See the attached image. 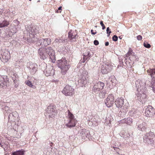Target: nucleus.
I'll list each match as a JSON object with an SVG mask.
<instances>
[{
    "label": "nucleus",
    "instance_id": "1",
    "mask_svg": "<svg viewBox=\"0 0 155 155\" xmlns=\"http://www.w3.org/2000/svg\"><path fill=\"white\" fill-rule=\"evenodd\" d=\"M38 54L41 60L50 59L53 62H55L54 51L51 47L40 48L38 50Z\"/></svg>",
    "mask_w": 155,
    "mask_h": 155
},
{
    "label": "nucleus",
    "instance_id": "2",
    "mask_svg": "<svg viewBox=\"0 0 155 155\" xmlns=\"http://www.w3.org/2000/svg\"><path fill=\"white\" fill-rule=\"evenodd\" d=\"M26 31L29 34L27 41L29 43H35L38 41V35L39 32V28L35 25H31L25 26Z\"/></svg>",
    "mask_w": 155,
    "mask_h": 155
},
{
    "label": "nucleus",
    "instance_id": "3",
    "mask_svg": "<svg viewBox=\"0 0 155 155\" xmlns=\"http://www.w3.org/2000/svg\"><path fill=\"white\" fill-rule=\"evenodd\" d=\"M57 65L61 69V73L65 74L70 68V65L68 64L67 60L64 58L58 60L57 61Z\"/></svg>",
    "mask_w": 155,
    "mask_h": 155
},
{
    "label": "nucleus",
    "instance_id": "4",
    "mask_svg": "<svg viewBox=\"0 0 155 155\" xmlns=\"http://www.w3.org/2000/svg\"><path fill=\"white\" fill-rule=\"evenodd\" d=\"M115 104L117 107L118 108H122V112L126 113L128 111L129 103L126 102L124 104V99L121 98L116 99L115 101Z\"/></svg>",
    "mask_w": 155,
    "mask_h": 155
},
{
    "label": "nucleus",
    "instance_id": "5",
    "mask_svg": "<svg viewBox=\"0 0 155 155\" xmlns=\"http://www.w3.org/2000/svg\"><path fill=\"white\" fill-rule=\"evenodd\" d=\"M144 142L148 144L155 145V135L151 132L147 133L143 137Z\"/></svg>",
    "mask_w": 155,
    "mask_h": 155
},
{
    "label": "nucleus",
    "instance_id": "6",
    "mask_svg": "<svg viewBox=\"0 0 155 155\" xmlns=\"http://www.w3.org/2000/svg\"><path fill=\"white\" fill-rule=\"evenodd\" d=\"M10 57V54L8 50L0 48V59L2 61L7 62Z\"/></svg>",
    "mask_w": 155,
    "mask_h": 155
},
{
    "label": "nucleus",
    "instance_id": "7",
    "mask_svg": "<svg viewBox=\"0 0 155 155\" xmlns=\"http://www.w3.org/2000/svg\"><path fill=\"white\" fill-rule=\"evenodd\" d=\"M148 75L152 78V81L150 86L154 92L155 91V69H150L147 70Z\"/></svg>",
    "mask_w": 155,
    "mask_h": 155
},
{
    "label": "nucleus",
    "instance_id": "8",
    "mask_svg": "<svg viewBox=\"0 0 155 155\" xmlns=\"http://www.w3.org/2000/svg\"><path fill=\"white\" fill-rule=\"evenodd\" d=\"M113 67V66L109 63H104L101 67V72L103 74H107L111 71Z\"/></svg>",
    "mask_w": 155,
    "mask_h": 155
},
{
    "label": "nucleus",
    "instance_id": "9",
    "mask_svg": "<svg viewBox=\"0 0 155 155\" xmlns=\"http://www.w3.org/2000/svg\"><path fill=\"white\" fill-rule=\"evenodd\" d=\"M62 93L66 96H72L74 93V89L68 85L64 87Z\"/></svg>",
    "mask_w": 155,
    "mask_h": 155
},
{
    "label": "nucleus",
    "instance_id": "10",
    "mask_svg": "<svg viewBox=\"0 0 155 155\" xmlns=\"http://www.w3.org/2000/svg\"><path fill=\"white\" fill-rule=\"evenodd\" d=\"M105 103L108 107H112L114 102V97L113 94H109L106 100L105 101Z\"/></svg>",
    "mask_w": 155,
    "mask_h": 155
},
{
    "label": "nucleus",
    "instance_id": "11",
    "mask_svg": "<svg viewBox=\"0 0 155 155\" xmlns=\"http://www.w3.org/2000/svg\"><path fill=\"white\" fill-rule=\"evenodd\" d=\"M146 107L145 112L146 116L148 117H152L155 114V109L150 105Z\"/></svg>",
    "mask_w": 155,
    "mask_h": 155
},
{
    "label": "nucleus",
    "instance_id": "12",
    "mask_svg": "<svg viewBox=\"0 0 155 155\" xmlns=\"http://www.w3.org/2000/svg\"><path fill=\"white\" fill-rule=\"evenodd\" d=\"M78 83L80 86H85L87 83H89V81L87 76L82 74L81 77L78 80Z\"/></svg>",
    "mask_w": 155,
    "mask_h": 155
},
{
    "label": "nucleus",
    "instance_id": "13",
    "mask_svg": "<svg viewBox=\"0 0 155 155\" xmlns=\"http://www.w3.org/2000/svg\"><path fill=\"white\" fill-rule=\"evenodd\" d=\"M105 84L104 83L101 82L99 81L95 84L93 87V90L95 92H97L102 90Z\"/></svg>",
    "mask_w": 155,
    "mask_h": 155
},
{
    "label": "nucleus",
    "instance_id": "14",
    "mask_svg": "<svg viewBox=\"0 0 155 155\" xmlns=\"http://www.w3.org/2000/svg\"><path fill=\"white\" fill-rule=\"evenodd\" d=\"M9 82L8 79L6 76L0 75V87L6 88L7 84Z\"/></svg>",
    "mask_w": 155,
    "mask_h": 155
},
{
    "label": "nucleus",
    "instance_id": "15",
    "mask_svg": "<svg viewBox=\"0 0 155 155\" xmlns=\"http://www.w3.org/2000/svg\"><path fill=\"white\" fill-rule=\"evenodd\" d=\"M38 43L40 44L41 45L44 47L47 46L48 45L50 44L51 43V39L49 38H41L38 40Z\"/></svg>",
    "mask_w": 155,
    "mask_h": 155
},
{
    "label": "nucleus",
    "instance_id": "16",
    "mask_svg": "<svg viewBox=\"0 0 155 155\" xmlns=\"http://www.w3.org/2000/svg\"><path fill=\"white\" fill-rule=\"evenodd\" d=\"M78 36L75 32L71 30L68 33V38L71 42L75 41Z\"/></svg>",
    "mask_w": 155,
    "mask_h": 155
},
{
    "label": "nucleus",
    "instance_id": "17",
    "mask_svg": "<svg viewBox=\"0 0 155 155\" xmlns=\"http://www.w3.org/2000/svg\"><path fill=\"white\" fill-rule=\"evenodd\" d=\"M28 68L29 69L31 74L33 75L35 74L37 70V65L36 64L31 62L29 63Z\"/></svg>",
    "mask_w": 155,
    "mask_h": 155
},
{
    "label": "nucleus",
    "instance_id": "18",
    "mask_svg": "<svg viewBox=\"0 0 155 155\" xmlns=\"http://www.w3.org/2000/svg\"><path fill=\"white\" fill-rule=\"evenodd\" d=\"M55 111V109L53 106H48L46 109V115H47L48 114L49 117H52L54 116Z\"/></svg>",
    "mask_w": 155,
    "mask_h": 155
},
{
    "label": "nucleus",
    "instance_id": "19",
    "mask_svg": "<svg viewBox=\"0 0 155 155\" xmlns=\"http://www.w3.org/2000/svg\"><path fill=\"white\" fill-rule=\"evenodd\" d=\"M80 134L82 139L84 140L85 139L86 137L90 139L91 137L89 134V132L85 129H82V131L80 133Z\"/></svg>",
    "mask_w": 155,
    "mask_h": 155
},
{
    "label": "nucleus",
    "instance_id": "20",
    "mask_svg": "<svg viewBox=\"0 0 155 155\" xmlns=\"http://www.w3.org/2000/svg\"><path fill=\"white\" fill-rule=\"evenodd\" d=\"M77 121L76 119L69 120L68 122L65 125L67 127L71 128L75 126Z\"/></svg>",
    "mask_w": 155,
    "mask_h": 155
},
{
    "label": "nucleus",
    "instance_id": "21",
    "mask_svg": "<svg viewBox=\"0 0 155 155\" xmlns=\"http://www.w3.org/2000/svg\"><path fill=\"white\" fill-rule=\"evenodd\" d=\"M83 58L86 60L89 59L93 55V53L89 50H86L83 54Z\"/></svg>",
    "mask_w": 155,
    "mask_h": 155
},
{
    "label": "nucleus",
    "instance_id": "22",
    "mask_svg": "<svg viewBox=\"0 0 155 155\" xmlns=\"http://www.w3.org/2000/svg\"><path fill=\"white\" fill-rule=\"evenodd\" d=\"M18 116V114L16 112H13L10 113L8 116L9 120L12 122H15L16 117Z\"/></svg>",
    "mask_w": 155,
    "mask_h": 155
},
{
    "label": "nucleus",
    "instance_id": "23",
    "mask_svg": "<svg viewBox=\"0 0 155 155\" xmlns=\"http://www.w3.org/2000/svg\"><path fill=\"white\" fill-rule=\"evenodd\" d=\"M147 128V125L145 122H143L138 125L137 128L141 131H144Z\"/></svg>",
    "mask_w": 155,
    "mask_h": 155
},
{
    "label": "nucleus",
    "instance_id": "24",
    "mask_svg": "<svg viewBox=\"0 0 155 155\" xmlns=\"http://www.w3.org/2000/svg\"><path fill=\"white\" fill-rule=\"evenodd\" d=\"M25 151L23 150L12 152L11 155H24Z\"/></svg>",
    "mask_w": 155,
    "mask_h": 155
},
{
    "label": "nucleus",
    "instance_id": "25",
    "mask_svg": "<svg viewBox=\"0 0 155 155\" xmlns=\"http://www.w3.org/2000/svg\"><path fill=\"white\" fill-rule=\"evenodd\" d=\"M130 54H132L131 58L132 60H135L136 61H138V58H137V57L135 55L132 54L131 51H129L126 54V57H127Z\"/></svg>",
    "mask_w": 155,
    "mask_h": 155
},
{
    "label": "nucleus",
    "instance_id": "26",
    "mask_svg": "<svg viewBox=\"0 0 155 155\" xmlns=\"http://www.w3.org/2000/svg\"><path fill=\"white\" fill-rule=\"evenodd\" d=\"M137 97L139 101H142L143 99L145 98L146 97V95L145 93H143L142 94L140 93L138 94Z\"/></svg>",
    "mask_w": 155,
    "mask_h": 155
},
{
    "label": "nucleus",
    "instance_id": "27",
    "mask_svg": "<svg viewBox=\"0 0 155 155\" xmlns=\"http://www.w3.org/2000/svg\"><path fill=\"white\" fill-rule=\"evenodd\" d=\"M106 94V91H102L99 92V96L101 98H104L105 97V96Z\"/></svg>",
    "mask_w": 155,
    "mask_h": 155
},
{
    "label": "nucleus",
    "instance_id": "28",
    "mask_svg": "<svg viewBox=\"0 0 155 155\" xmlns=\"http://www.w3.org/2000/svg\"><path fill=\"white\" fill-rule=\"evenodd\" d=\"M1 23L3 27H7L9 24V22L6 20H4Z\"/></svg>",
    "mask_w": 155,
    "mask_h": 155
},
{
    "label": "nucleus",
    "instance_id": "29",
    "mask_svg": "<svg viewBox=\"0 0 155 155\" xmlns=\"http://www.w3.org/2000/svg\"><path fill=\"white\" fill-rule=\"evenodd\" d=\"M136 113L137 111L134 109H133L131 110H130L129 112V115L132 117L135 116Z\"/></svg>",
    "mask_w": 155,
    "mask_h": 155
},
{
    "label": "nucleus",
    "instance_id": "30",
    "mask_svg": "<svg viewBox=\"0 0 155 155\" xmlns=\"http://www.w3.org/2000/svg\"><path fill=\"white\" fill-rule=\"evenodd\" d=\"M140 80H139L136 81L135 82L136 86L137 88V91H139V90H140V88L141 87V86L140 85Z\"/></svg>",
    "mask_w": 155,
    "mask_h": 155
},
{
    "label": "nucleus",
    "instance_id": "31",
    "mask_svg": "<svg viewBox=\"0 0 155 155\" xmlns=\"http://www.w3.org/2000/svg\"><path fill=\"white\" fill-rule=\"evenodd\" d=\"M126 124L129 125H131L133 122V120L130 118H126Z\"/></svg>",
    "mask_w": 155,
    "mask_h": 155
},
{
    "label": "nucleus",
    "instance_id": "32",
    "mask_svg": "<svg viewBox=\"0 0 155 155\" xmlns=\"http://www.w3.org/2000/svg\"><path fill=\"white\" fill-rule=\"evenodd\" d=\"M68 116L69 117V120L76 119L74 118V117L70 111H69L68 113Z\"/></svg>",
    "mask_w": 155,
    "mask_h": 155
},
{
    "label": "nucleus",
    "instance_id": "33",
    "mask_svg": "<svg viewBox=\"0 0 155 155\" xmlns=\"http://www.w3.org/2000/svg\"><path fill=\"white\" fill-rule=\"evenodd\" d=\"M59 43H64V42H67V40L66 39H64L62 37L59 38Z\"/></svg>",
    "mask_w": 155,
    "mask_h": 155
},
{
    "label": "nucleus",
    "instance_id": "34",
    "mask_svg": "<svg viewBox=\"0 0 155 155\" xmlns=\"http://www.w3.org/2000/svg\"><path fill=\"white\" fill-rule=\"evenodd\" d=\"M143 45L144 47L147 48H149L151 47L150 45L146 42H144Z\"/></svg>",
    "mask_w": 155,
    "mask_h": 155
},
{
    "label": "nucleus",
    "instance_id": "35",
    "mask_svg": "<svg viewBox=\"0 0 155 155\" xmlns=\"http://www.w3.org/2000/svg\"><path fill=\"white\" fill-rule=\"evenodd\" d=\"M26 84L28 86L30 87H31L32 88H34V87L35 86L33 85L32 84L31 82L28 81H27V82H26Z\"/></svg>",
    "mask_w": 155,
    "mask_h": 155
},
{
    "label": "nucleus",
    "instance_id": "36",
    "mask_svg": "<svg viewBox=\"0 0 155 155\" xmlns=\"http://www.w3.org/2000/svg\"><path fill=\"white\" fill-rule=\"evenodd\" d=\"M106 32L107 34V36L108 37L110 36V34L111 33V31L109 27L107 28Z\"/></svg>",
    "mask_w": 155,
    "mask_h": 155
},
{
    "label": "nucleus",
    "instance_id": "37",
    "mask_svg": "<svg viewBox=\"0 0 155 155\" xmlns=\"http://www.w3.org/2000/svg\"><path fill=\"white\" fill-rule=\"evenodd\" d=\"M113 148L116 151V152L118 154H120V149L116 147H113Z\"/></svg>",
    "mask_w": 155,
    "mask_h": 155
},
{
    "label": "nucleus",
    "instance_id": "38",
    "mask_svg": "<svg viewBox=\"0 0 155 155\" xmlns=\"http://www.w3.org/2000/svg\"><path fill=\"white\" fill-rule=\"evenodd\" d=\"M112 40L114 41H117L118 40V37L116 35H114L112 37Z\"/></svg>",
    "mask_w": 155,
    "mask_h": 155
},
{
    "label": "nucleus",
    "instance_id": "39",
    "mask_svg": "<svg viewBox=\"0 0 155 155\" xmlns=\"http://www.w3.org/2000/svg\"><path fill=\"white\" fill-rule=\"evenodd\" d=\"M100 24L101 25V26L102 27V29L103 30H104L105 28V26L104 25V24H103V21H100Z\"/></svg>",
    "mask_w": 155,
    "mask_h": 155
},
{
    "label": "nucleus",
    "instance_id": "40",
    "mask_svg": "<svg viewBox=\"0 0 155 155\" xmlns=\"http://www.w3.org/2000/svg\"><path fill=\"white\" fill-rule=\"evenodd\" d=\"M48 68L46 66V67L45 69L46 72L48 74H50L51 73V71L49 70H48Z\"/></svg>",
    "mask_w": 155,
    "mask_h": 155
},
{
    "label": "nucleus",
    "instance_id": "41",
    "mask_svg": "<svg viewBox=\"0 0 155 155\" xmlns=\"http://www.w3.org/2000/svg\"><path fill=\"white\" fill-rule=\"evenodd\" d=\"M94 43L95 45H97L99 44V42L97 40H95L94 41Z\"/></svg>",
    "mask_w": 155,
    "mask_h": 155
},
{
    "label": "nucleus",
    "instance_id": "42",
    "mask_svg": "<svg viewBox=\"0 0 155 155\" xmlns=\"http://www.w3.org/2000/svg\"><path fill=\"white\" fill-rule=\"evenodd\" d=\"M137 39L138 40H140L142 39V37L140 35H138L137 37Z\"/></svg>",
    "mask_w": 155,
    "mask_h": 155
},
{
    "label": "nucleus",
    "instance_id": "43",
    "mask_svg": "<svg viewBox=\"0 0 155 155\" xmlns=\"http://www.w3.org/2000/svg\"><path fill=\"white\" fill-rule=\"evenodd\" d=\"M126 121V118H124L123 120H122L120 121V123H126V122H125Z\"/></svg>",
    "mask_w": 155,
    "mask_h": 155
},
{
    "label": "nucleus",
    "instance_id": "44",
    "mask_svg": "<svg viewBox=\"0 0 155 155\" xmlns=\"http://www.w3.org/2000/svg\"><path fill=\"white\" fill-rule=\"evenodd\" d=\"M91 34L93 35H94L96 34L97 33L96 31L94 32L93 30H91Z\"/></svg>",
    "mask_w": 155,
    "mask_h": 155
},
{
    "label": "nucleus",
    "instance_id": "45",
    "mask_svg": "<svg viewBox=\"0 0 155 155\" xmlns=\"http://www.w3.org/2000/svg\"><path fill=\"white\" fill-rule=\"evenodd\" d=\"M13 80L14 84L18 83V80L17 79H15V80Z\"/></svg>",
    "mask_w": 155,
    "mask_h": 155
},
{
    "label": "nucleus",
    "instance_id": "46",
    "mask_svg": "<svg viewBox=\"0 0 155 155\" xmlns=\"http://www.w3.org/2000/svg\"><path fill=\"white\" fill-rule=\"evenodd\" d=\"M109 45V43L108 41L106 42L105 43V45L106 46H108Z\"/></svg>",
    "mask_w": 155,
    "mask_h": 155
},
{
    "label": "nucleus",
    "instance_id": "47",
    "mask_svg": "<svg viewBox=\"0 0 155 155\" xmlns=\"http://www.w3.org/2000/svg\"><path fill=\"white\" fill-rule=\"evenodd\" d=\"M59 38H57L55 40V42H59Z\"/></svg>",
    "mask_w": 155,
    "mask_h": 155
},
{
    "label": "nucleus",
    "instance_id": "48",
    "mask_svg": "<svg viewBox=\"0 0 155 155\" xmlns=\"http://www.w3.org/2000/svg\"><path fill=\"white\" fill-rule=\"evenodd\" d=\"M15 84L14 86H15V88H17V87H18V83L15 84Z\"/></svg>",
    "mask_w": 155,
    "mask_h": 155
},
{
    "label": "nucleus",
    "instance_id": "49",
    "mask_svg": "<svg viewBox=\"0 0 155 155\" xmlns=\"http://www.w3.org/2000/svg\"><path fill=\"white\" fill-rule=\"evenodd\" d=\"M62 10V7L60 6L58 8V10Z\"/></svg>",
    "mask_w": 155,
    "mask_h": 155
},
{
    "label": "nucleus",
    "instance_id": "50",
    "mask_svg": "<svg viewBox=\"0 0 155 155\" xmlns=\"http://www.w3.org/2000/svg\"><path fill=\"white\" fill-rule=\"evenodd\" d=\"M3 28V26H2V24L1 23H0V28Z\"/></svg>",
    "mask_w": 155,
    "mask_h": 155
},
{
    "label": "nucleus",
    "instance_id": "51",
    "mask_svg": "<svg viewBox=\"0 0 155 155\" xmlns=\"http://www.w3.org/2000/svg\"><path fill=\"white\" fill-rule=\"evenodd\" d=\"M127 60V59L126 58H125V63L127 64V61H126Z\"/></svg>",
    "mask_w": 155,
    "mask_h": 155
},
{
    "label": "nucleus",
    "instance_id": "52",
    "mask_svg": "<svg viewBox=\"0 0 155 155\" xmlns=\"http://www.w3.org/2000/svg\"><path fill=\"white\" fill-rule=\"evenodd\" d=\"M3 144H2L1 143H0V145L1 146V147H2V146H3Z\"/></svg>",
    "mask_w": 155,
    "mask_h": 155
},
{
    "label": "nucleus",
    "instance_id": "53",
    "mask_svg": "<svg viewBox=\"0 0 155 155\" xmlns=\"http://www.w3.org/2000/svg\"><path fill=\"white\" fill-rule=\"evenodd\" d=\"M5 155H9V154L8 153H5Z\"/></svg>",
    "mask_w": 155,
    "mask_h": 155
},
{
    "label": "nucleus",
    "instance_id": "54",
    "mask_svg": "<svg viewBox=\"0 0 155 155\" xmlns=\"http://www.w3.org/2000/svg\"><path fill=\"white\" fill-rule=\"evenodd\" d=\"M50 68H50V69H51V70H52V67L50 66Z\"/></svg>",
    "mask_w": 155,
    "mask_h": 155
},
{
    "label": "nucleus",
    "instance_id": "55",
    "mask_svg": "<svg viewBox=\"0 0 155 155\" xmlns=\"http://www.w3.org/2000/svg\"><path fill=\"white\" fill-rule=\"evenodd\" d=\"M119 38H120V39H121V38H120V37H119Z\"/></svg>",
    "mask_w": 155,
    "mask_h": 155
},
{
    "label": "nucleus",
    "instance_id": "56",
    "mask_svg": "<svg viewBox=\"0 0 155 155\" xmlns=\"http://www.w3.org/2000/svg\"><path fill=\"white\" fill-rule=\"evenodd\" d=\"M44 64L45 65H46V64Z\"/></svg>",
    "mask_w": 155,
    "mask_h": 155
},
{
    "label": "nucleus",
    "instance_id": "57",
    "mask_svg": "<svg viewBox=\"0 0 155 155\" xmlns=\"http://www.w3.org/2000/svg\"><path fill=\"white\" fill-rule=\"evenodd\" d=\"M29 1H31V0H29Z\"/></svg>",
    "mask_w": 155,
    "mask_h": 155
}]
</instances>
